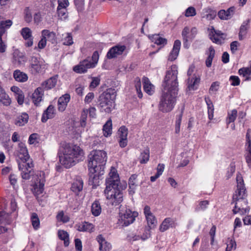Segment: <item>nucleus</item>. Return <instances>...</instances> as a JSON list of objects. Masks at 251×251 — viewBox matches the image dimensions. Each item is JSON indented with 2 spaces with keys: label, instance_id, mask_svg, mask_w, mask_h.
<instances>
[{
  "label": "nucleus",
  "instance_id": "nucleus-49",
  "mask_svg": "<svg viewBox=\"0 0 251 251\" xmlns=\"http://www.w3.org/2000/svg\"><path fill=\"white\" fill-rule=\"evenodd\" d=\"M248 25L247 23H244L240 27L239 33V39L240 40H243L246 36L248 29Z\"/></svg>",
  "mask_w": 251,
  "mask_h": 251
},
{
  "label": "nucleus",
  "instance_id": "nucleus-56",
  "mask_svg": "<svg viewBox=\"0 0 251 251\" xmlns=\"http://www.w3.org/2000/svg\"><path fill=\"white\" fill-rule=\"evenodd\" d=\"M240 75H242L244 77L250 76L251 75V61L250 62V66L249 67H243L238 71Z\"/></svg>",
  "mask_w": 251,
  "mask_h": 251
},
{
  "label": "nucleus",
  "instance_id": "nucleus-1",
  "mask_svg": "<svg viewBox=\"0 0 251 251\" xmlns=\"http://www.w3.org/2000/svg\"><path fill=\"white\" fill-rule=\"evenodd\" d=\"M60 151L62 155L59 156V161L67 168L75 165L84 158L83 151L76 145L64 143L62 144Z\"/></svg>",
  "mask_w": 251,
  "mask_h": 251
},
{
  "label": "nucleus",
  "instance_id": "nucleus-31",
  "mask_svg": "<svg viewBox=\"0 0 251 251\" xmlns=\"http://www.w3.org/2000/svg\"><path fill=\"white\" fill-rule=\"evenodd\" d=\"M13 77L16 81L21 82H25L28 79L27 75L19 70H16L14 72Z\"/></svg>",
  "mask_w": 251,
  "mask_h": 251
},
{
  "label": "nucleus",
  "instance_id": "nucleus-26",
  "mask_svg": "<svg viewBox=\"0 0 251 251\" xmlns=\"http://www.w3.org/2000/svg\"><path fill=\"white\" fill-rule=\"evenodd\" d=\"M26 61V57L18 50H15L13 53L12 62L16 65H20Z\"/></svg>",
  "mask_w": 251,
  "mask_h": 251
},
{
  "label": "nucleus",
  "instance_id": "nucleus-2",
  "mask_svg": "<svg viewBox=\"0 0 251 251\" xmlns=\"http://www.w3.org/2000/svg\"><path fill=\"white\" fill-rule=\"evenodd\" d=\"M18 157V168L21 172V175L24 179L27 180L30 178L33 174V167L34 166L32 159L28 153L27 150L25 146L23 144H19Z\"/></svg>",
  "mask_w": 251,
  "mask_h": 251
},
{
  "label": "nucleus",
  "instance_id": "nucleus-24",
  "mask_svg": "<svg viewBox=\"0 0 251 251\" xmlns=\"http://www.w3.org/2000/svg\"><path fill=\"white\" fill-rule=\"evenodd\" d=\"M55 115V109L54 107L52 105H50L48 108L45 110L42 114L41 121L43 123H45L48 119L53 118Z\"/></svg>",
  "mask_w": 251,
  "mask_h": 251
},
{
  "label": "nucleus",
  "instance_id": "nucleus-36",
  "mask_svg": "<svg viewBox=\"0 0 251 251\" xmlns=\"http://www.w3.org/2000/svg\"><path fill=\"white\" fill-rule=\"evenodd\" d=\"M83 182L82 179H76L72 185V190L75 193H78L83 189Z\"/></svg>",
  "mask_w": 251,
  "mask_h": 251
},
{
  "label": "nucleus",
  "instance_id": "nucleus-39",
  "mask_svg": "<svg viewBox=\"0 0 251 251\" xmlns=\"http://www.w3.org/2000/svg\"><path fill=\"white\" fill-rule=\"evenodd\" d=\"M112 121L110 119L103 126V133L105 137H108L112 134Z\"/></svg>",
  "mask_w": 251,
  "mask_h": 251
},
{
  "label": "nucleus",
  "instance_id": "nucleus-38",
  "mask_svg": "<svg viewBox=\"0 0 251 251\" xmlns=\"http://www.w3.org/2000/svg\"><path fill=\"white\" fill-rule=\"evenodd\" d=\"M215 51L213 47L212 46L210 47L208 49V52L207 53L208 56L205 61L206 67H210L211 66L212 62L215 56Z\"/></svg>",
  "mask_w": 251,
  "mask_h": 251
},
{
  "label": "nucleus",
  "instance_id": "nucleus-48",
  "mask_svg": "<svg viewBox=\"0 0 251 251\" xmlns=\"http://www.w3.org/2000/svg\"><path fill=\"white\" fill-rule=\"evenodd\" d=\"M12 22L10 20L2 21L0 22V31H1V35L5 32L6 29L9 28L12 25Z\"/></svg>",
  "mask_w": 251,
  "mask_h": 251
},
{
  "label": "nucleus",
  "instance_id": "nucleus-34",
  "mask_svg": "<svg viewBox=\"0 0 251 251\" xmlns=\"http://www.w3.org/2000/svg\"><path fill=\"white\" fill-rule=\"evenodd\" d=\"M137 176L136 175H132L129 178V194H133L135 192L137 186Z\"/></svg>",
  "mask_w": 251,
  "mask_h": 251
},
{
  "label": "nucleus",
  "instance_id": "nucleus-14",
  "mask_svg": "<svg viewBox=\"0 0 251 251\" xmlns=\"http://www.w3.org/2000/svg\"><path fill=\"white\" fill-rule=\"evenodd\" d=\"M144 214L150 229L154 228L157 225V219L151 211L149 206L146 205L144 208Z\"/></svg>",
  "mask_w": 251,
  "mask_h": 251
},
{
  "label": "nucleus",
  "instance_id": "nucleus-59",
  "mask_svg": "<svg viewBox=\"0 0 251 251\" xmlns=\"http://www.w3.org/2000/svg\"><path fill=\"white\" fill-rule=\"evenodd\" d=\"M88 113V109H83L81 113L80 125L82 127L86 126Z\"/></svg>",
  "mask_w": 251,
  "mask_h": 251
},
{
  "label": "nucleus",
  "instance_id": "nucleus-19",
  "mask_svg": "<svg viewBox=\"0 0 251 251\" xmlns=\"http://www.w3.org/2000/svg\"><path fill=\"white\" fill-rule=\"evenodd\" d=\"M126 47L125 45H116L111 48L107 53L106 57L111 59L117 57L123 54L126 50Z\"/></svg>",
  "mask_w": 251,
  "mask_h": 251
},
{
  "label": "nucleus",
  "instance_id": "nucleus-27",
  "mask_svg": "<svg viewBox=\"0 0 251 251\" xmlns=\"http://www.w3.org/2000/svg\"><path fill=\"white\" fill-rule=\"evenodd\" d=\"M70 100V95L66 94L61 97L58 100V109L59 111H64L67 106L68 103Z\"/></svg>",
  "mask_w": 251,
  "mask_h": 251
},
{
  "label": "nucleus",
  "instance_id": "nucleus-8",
  "mask_svg": "<svg viewBox=\"0 0 251 251\" xmlns=\"http://www.w3.org/2000/svg\"><path fill=\"white\" fill-rule=\"evenodd\" d=\"M119 214V222L122 226H127L133 223L135 220V218L138 215V212L132 211L127 208L122 209Z\"/></svg>",
  "mask_w": 251,
  "mask_h": 251
},
{
  "label": "nucleus",
  "instance_id": "nucleus-37",
  "mask_svg": "<svg viewBox=\"0 0 251 251\" xmlns=\"http://www.w3.org/2000/svg\"><path fill=\"white\" fill-rule=\"evenodd\" d=\"M101 212V208L100 203L99 201H95L91 206L92 214L95 216H98L100 215Z\"/></svg>",
  "mask_w": 251,
  "mask_h": 251
},
{
  "label": "nucleus",
  "instance_id": "nucleus-63",
  "mask_svg": "<svg viewBox=\"0 0 251 251\" xmlns=\"http://www.w3.org/2000/svg\"><path fill=\"white\" fill-rule=\"evenodd\" d=\"M196 14V9L193 6H190L185 10V16L187 17H193Z\"/></svg>",
  "mask_w": 251,
  "mask_h": 251
},
{
  "label": "nucleus",
  "instance_id": "nucleus-28",
  "mask_svg": "<svg viewBox=\"0 0 251 251\" xmlns=\"http://www.w3.org/2000/svg\"><path fill=\"white\" fill-rule=\"evenodd\" d=\"M216 13L215 10L211 7H208L202 9L201 15L202 18H205L207 20H211L215 18Z\"/></svg>",
  "mask_w": 251,
  "mask_h": 251
},
{
  "label": "nucleus",
  "instance_id": "nucleus-60",
  "mask_svg": "<svg viewBox=\"0 0 251 251\" xmlns=\"http://www.w3.org/2000/svg\"><path fill=\"white\" fill-rule=\"evenodd\" d=\"M99 59V54L97 51H95L93 52L92 56V62L90 61V64L93 68H95L98 62Z\"/></svg>",
  "mask_w": 251,
  "mask_h": 251
},
{
  "label": "nucleus",
  "instance_id": "nucleus-11",
  "mask_svg": "<svg viewBox=\"0 0 251 251\" xmlns=\"http://www.w3.org/2000/svg\"><path fill=\"white\" fill-rule=\"evenodd\" d=\"M210 32L209 34L210 39L213 43L218 45H221L224 43L226 37V35L220 30H216L213 26L208 28Z\"/></svg>",
  "mask_w": 251,
  "mask_h": 251
},
{
  "label": "nucleus",
  "instance_id": "nucleus-12",
  "mask_svg": "<svg viewBox=\"0 0 251 251\" xmlns=\"http://www.w3.org/2000/svg\"><path fill=\"white\" fill-rule=\"evenodd\" d=\"M96 171L93 172L89 171V184L93 186V188H96L99 185L100 180L102 178V176L104 174V170L95 169Z\"/></svg>",
  "mask_w": 251,
  "mask_h": 251
},
{
  "label": "nucleus",
  "instance_id": "nucleus-62",
  "mask_svg": "<svg viewBox=\"0 0 251 251\" xmlns=\"http://www.w3.org/2000/svg\"><path fill=\"white\" fill-rule=\"evenodd\" d=\"M236 246V244L235 241L232 239L228 238L226 251H231L233 249H235Z\"/></svg>",
  "mask_w": 251,
  "mask_h": 251
},
{
  "label": "nucleus",
  "instance_id": "nucleus-32",
  "mask_svg": "<svg viewBox=\"0 0 251 251\" xmlns=\"http://www.w3.org/2000/svg\"><path fill=\"white\" fill-rule=\"evenodd\" d=\"M57 82V78L55 76L51 77L44 82L42 84L41 87H42L43 89H50L53 88Z\"/></svg>",
  "mask_w": 251,
  "mask_h": 251
},
{
  "label": "nucleus",
  "instance_id": "nucleus-64",
  "mask_svg": "<svg viewBox=\"0 0 251 251\" xmlns=\"http://www.w3.org/2000/svg\"><path fill=\"white\" fill-rule=\"evenodd\" d=\"M229 80L230 81V84L232 86H238L240 84V79L237 76L231 75L230 76Z\"/></svg>",
  "mask_w": 251,
  "mask_h": 251
},
{
  "label": "nucleus",
  "instance_id": "nucleus-43",
  "mask_svg": "<svg viewBox=\"0 0 251 251\" xmlns=\"http://www.w3.org/2000/svg\"><path fill=\"white\" fill-rule=\"evenodd\" d=\"M173 222L172 220L170 218H167L164 220L159 227V230L161 232L167 230Z\"/></svg>",
  "mask_w": 251,
  "mask_h": 251
},
{
  "label": "nucleus",
  "instance_id": "nucleus-16",
  "mask_svg": "<svg viewBox=\"0 0 251 251\" xmlns=\"http://www.w3.org/2000/svg\"><path fill=\"white\" fill-rule=\"evenodd\" d=\"M45 69V65L42 61L36 57H32L30 61V71L32 74L40 73Z\"/></svg>",
  "mask_w": 251,
  "mask_h": 251
},
{
  "label": "nucleus",
  "instance_id": "nucleus-29",
  "mask_svg": "<svg viewBox=\"0 0 251 251\" xmlns=\"http://www.w3.org/2000/svg\"><path fill=\"white\" fill-rule=\"evenodd\" d=\"M97 240L99 243V248L100 250L103 251H109L111 249V244L106 241L101 235H99L97 236Z\"/></svg>",
  "mask_w": 251,
  "mask_h": 251
},
{
  "label": "nucleus",
  "instance_id": "nucleus-10",
  "mask_svg": "<svg viewBox=\"0 0 251 251\" xmlns=\"http://www.w3.org/2000/svg\"><path fill=\"white\" fill-rule=\"evenodd\" d=\"M197 33V30L196 27H193L191 29L188 27H185L182 31V36L183 42V46L185 48L188 49L190 46V42L195 37Z\"/></svg>",
  "mask_w": 251,
  "mask_h": 251
},
{
  "label": "nucleus",
  "instance_id": "nucleus-22",
  "mask_svg": "<svg viewBox=\"0 0 251 251\" xmlns=\"http://www.w3.org/2000/svg\"><path fill=\"white\" fill-rule=\"evenodd\" d=\"M21 34L23 38L26 40L25 45L27 47H31L33 45V38H32V31L28 27L23 28L21 31Z\"/></svg>",
  "mask_w": 251,
  "mask_h": 251
},
{
  "label": "nucleus",
  "instance_id": "nucleus-6",
  "mask_svg": "<svg viewBox=\"0 0 251 251\" xmlns=\"http://www.w3.org/2000/svg\"><path fill=\"white\" fill-rule=\"evenodd\" d=\"M177 75V67L175 65H172L166 72L162 84L163 90H167L168 92L170 91L177 93L178 90Z\"/></svg>",
  "mask_w": 251,
  "mask_h": 251
},
{
  "label": "nucleus",
  "instance_id": "nucleus-20",
  "mask_svg": "<svg viewBox=\"0 0 251 251\" xmlns=\"http://www.w3.org/2000/svg\"><path fill=\"white\" fill-rule=\"evenodd\" d=\"M93 68L90 64V61L88 59H84L73 67V71L76 73L83 74L87 72L88 69Z\"/></svg>",
  "mask_w": 251,
  "mask_h": 251
},
{
  "label": "nucleus",
  "instance_id": "nucleus-46",
  "mask_svg": "<svg viewBox=\"0 0 251 251\" xmlns=\"http://www.w3.org/2000/svg\"><path fill=\"white\" fill-rule=\"evenodd\" d=\"M165 168V165L163 164H159L157 167V173L153 176H151L150 178L151 182L155 181L163 173Z\"/></svg>",
  "mask_w": 251,
  "mask_h": 251
},
{
  "label": "nucleus",
  "instance_id": "nucleus-4",
  "mask_svg": "<svg viewBox=\"0 0 251 251\" xmlns=\"http://www.w3.org/2000/svg\"><path fill=\"white\" fill-rule=\"evenodd\" d=\"M107 161V153L102 150L93 151L89 157L88 167L91 171L95 172V169L104 170V166Z\"/></svg>",
  "mask_w": 251,
  "mask_h": 251
},
{
  "label": "nucleus",
  "instance_id": "nucleus-44",
  "mask_svg": "<svg viewBox=\"0 0 251 251\" xmlns=\"http://www.w3.org/2000/svg\"><path fill=\"white\" fill-rule=\"evenodd\" d=\"M11 222V218L8 213L4 211L0 212V224H9Z\"/></svg>",
  "mask_w": 251,
  "mask_h": 251
},
{
  "label": "nucleus",
  "instance_id": "nucleus-47",
  "mask_svg": "<svg viewBox=\"0 0 251 251\" xmlns=\"http://www.w3.org/2000/svg\"><path fill=\"white\" fill-rule=\"evenodd\" d=\"M199 81L200 78L196 76L192 77V78L189 77L188 79V87L189 90H195L196 88V85H198Z\"/></svg>",
  "mask_w": 251,
  "mask_h": 251
},
{
  "label": "nucleus",
  "instance_id": "nucleus-57",
  "mask_svg": "<svg viewBox=\"0 0 251 251\" xmlns=\"http://www.w3.org/2000/svg\"><path fill=\"white\" fill-rule=\"evenodd\" d=\"M182 117V112L179 115H176L175 122V133L178 134L180 132V126Z\"/></svg>",
  "mask_w": 251,
  "mask_h": 251
},
{
  "label": "nucleus",
  "instance_id": "nucleus-21",
  "mask_svg": "<svg viewBox=\"0 0 251 251\" xmlns=\"http://www.w3.org/2000/svg\"><path fill=\"white\" fill-rule=\"evenodd\" d=\"M43 96L44 89L42 87H39L35 90L32 95V100L35 105H39L40 102L43 100Z\"/></svg>",
  "mask_w": 251,
  "mask_h": 251
},
{
  "label": "nucleus",
  "instance_id": "nucleus-15",
  "mask_svg": "<svg viewBox=\"0 0 251 251\" xmlns=\"http://www.w3.org/2000/svg\"><path fill=\"white\" fill-rule=\"evenodd\" d=\"M108 177L106 180V186L123 185L120 181L119 175L117 174V170L115 168L112 167L108 175Z\"/></svg>",
  "mask_w": 251,
  "mask_h": 251
},
{
  "label": "nucleus",
  "instance_id": "nucleus-7",
  "mask_svg": "<svg viewBox=\"0 0 251 251\" xmlns=\"http://www.w3.org/2000/svg\"><path fill=\"white\" fill-rule=\"evenodd\" d=\"M177 95L175 91L163 90L158 106L159 110L163 112L171 111L174 107Z\"/></svg>",
  "mask_w": 251,
  "mask_h": 251
},
{
  "label": "nucleus",
  "instance_id": "nucleus-5",
  "mask_svg": "<svg viewBox=\"0 0 251 251\" xmlns=\"http://www.w3.org/2000/svg\"><path fill=\"white\" fill-rule=\"evenodd\" d=\"M116 92L115 89L109 88L103 92L99 97V108L100 112L109 113L114 100L116 99Z\"/></svg>",
  "mask_w": 251,
  "mask_h": 251
},
{
  "label": "nucleus",
  "instance_id": "nucleus-13",
  "mask_svg": "<svg viewBox=\"0 0 251 251\" xmlns=\"http://www.w3.org/2000/svg\"><path fill=\"white\" fill-rule=\"evenodd\" d=\"M233 201L235 203V207L232 210L234 214L239 213L241 214H244L249 212V207L248 206V202L246 199Z\"/></svg>",
  "mask_w": 251,
  "mask_h": 251
},
{
  "label": "nucleus",
  "instance_id": "nucleus-45",
  "mask_svg": "<svg viewBox=\"0 0 251 251\" xmlns=\"http://www.w3.org/2000/svg\"><path fill=\"white\" fill-rule=\"evenodd\" d=\"M150 150L149 149H146L141 153L139 157L140 162L141 164L146 163L149 160Z\"/></svg>",
  "mask_w": 251,
  "mask_h": 251
},
{
  "label": "nucleus",
  "instance_id": "nucleus-51",
  "mask_svg": "<svg viewBox=\"0 0 251 251\" xmlns=\"http://www.w3.org/2000/svg\"><path fill=\"white\" fill-rule=\"evenodd\" d=\"M209 204V201L207 200L200 201L199 204L197 205L195 207V211H200L205 210L207 208Z\"/></svg>",
  "mask_w": 251,
  "mask_h": 251
},
{
  "label": "nucleus",
  "instance_id": "nucleus-42",
  "mask_svg": "<svg viewBox=\"0 0 251 251\" xmlns=\"http://www.w3.org/2000/svg\"><path fill=\"white\" fill-rule=\"evenodd\" d=\"M58 235L59 238L64 241V244L65 246L67 247L69 244V234L67 232L60 230L58 232Z\"/></svg>",
  "mask_w": 251,
  "mask_h": 251
},
{
  "label": "nucleus",
  "instance_id": "nucleus-55",
  "mask_svg": "<svg viewBox=\"0 0 251 251\" xmlns=\"http://www.w3.org/2000/svg\"><path fill=\"white\" fill-rule=\"evenodd\" d=\"M237 111L236 109H233L228 112L226 119L227 124L228 125L230 123L234 122L237 117Z\"/></svg>",
  "mask_w": 251,
  "mask_h": 251
},
{
  "label": "nucleus",
  "instance_id": "nucleus-54",
  "mask_svg": "<svg viewBox=\"0 0 251 251\" xmlns=\"http://www.w3.org/2000/svg\"><path fill=\"white\" fill-rule=\"evenodd\" d=\"M64 37L62 39L63 44L66 46H70L73 44V38L70 33H66L63 34Z\"/></svg>",
  "mask_w": 251,
  "mask_h": 251
},
{
  "label": "nucleus",
  "instance_id": "nucleus-50",
  "mask_svg": "<svg viewBox=\"0 0 251 251\" xmlns=\"http://www.w3.org/2000/svg\"><path fill=\"white\" fill-rule=\"evenodd\" d=\"M134 85L136 90V92L138 94V97L141 99L143 97V94L141 91V83L140 78L137 77L134 79Z\"/></svg>",
  "mask_w": 251,
  "mask_h": 251
},
{
  "label": "nucleus",
  "instance_id": "nucleus-23",
  "mask_svg": "<svg viewBox=\"0 0 251 251\" xmlns=\"http://www.w3.org/2000/svg\"><path fill=\"white\" fill-rule=\"evenodd\" d=\"M181 42L179 40L175 41L173 48L169 54L168 60L173 61L176 59L180 49Z\"/></svg>",
  "mask_w": 251,
  "mask_h": 251
},
{
  "label": "nucleus",
  "instance_id": "nucleus-9",
  "mask_svg": "<svg viewBox=\"0 0 251 251\" xmlns=\"http://www.w3.org/2000/svg\"><path fill=\"white\" fill-rule=\"evenodd\" d=\"M46 182V174L41 171L37 175V178L32 185L31 191L35 196L42 194L44 190V185Z\"/></svg>",
  "mask_w": 251,
  "mask_h": 251
},
{
  "label": "nucleus",
  "instance_id": "nucleus-25",
  "mask_svg": "<svg viewBox=\"0 0 251 251\" xmlns=\"http://www.w3.org/2000/svg\"><path fill=\"white\" fill-rule=\"evenodd\" d=\"M76 229L80 232H92L94 230V226L89 222H83L75 225Z\"/></svg>",
  "mask_w": 251,
  "mask_h": 251
},
{
  "label": "nucleus",
  "instance_id": "nucleus-58",
  "mask_svg": "<svg viewBox=\"0 0 251 251\" xmlns=\"http://www.w3.org/2000/svg\"><path fill=\"white\" fill-rule=\"evenodd\" d=\"M25 20L26 23H29L32 20V16L31 10L29 7H26L25 9Z\"/></svg>",
  "mask_w": 251,
  "mask_h": 251
},
{
  "label": "nucleus",
  "instance_id": "nucleus-40",
  "mask_svg": "<svg viewBox=\"0 0 251 251\" xmlns=\"http://www.w3.org/2000/svg\"><path fill=\"white\" fill-rule=\"evenodd\" d=\"M0 101L5 106H9L11 103V99L3 90L0 92Z\"/></svg>",
  "mask_w": 251,
  "mask_h": 251
},
{
  "label": "nucleus",
  "instance_id": "nucleus-61",
  "mask_svg": "<svg viewBox=\"0 0 251 251\" xmlns=\"http://www.w3.org/2000/svg\"><path fill=\"white\" fill-rule=\"evenodd\" d=\"M57 13L58 16L61 20L66 19L68 17L67 9L66 8L57 9Z\"/></svg>",
  "mask_w": 251,
  "mask_h": 251
},
{
  "label": "nucleus",
  "instance_id": "nucleus-52",
  "mask_svg": "<svg viewBox=\"0 0 251 251\" xmlns=\"http://www.w3.org/2000/svg\"><path fill=\"white\" fill-rule=\"evenodd\" d=\"M30 219L34 228L35 229H38L40 226V221L37 214L35 213H32Z\"/></svg>",
  "mask_w": 251,
  "mask_h": 251
},
{
  "label": "nucleus",
  "instance_id": "nucleus-35",
  "mask_svg": "<svg viewBox=\"0 0 251 251\" xmlns=\"http://www.w3.org/2000/svg\"><path fill=\"white\" fill-rule=\"evenodd\" d=\"M28 115L26 113H22L18 116L15 121V124L17 126H23L28 121Z\"/></svg>",
  "mask_w": 251,
  "mask_h": 251
},
{
  "label": "nucleus",
  "instance_id": "nucleus-41",
  "mask_svg": "<svg viewBox=\"0 0 251 251\" xmlns=\"http://www.w3.org/2000/svg\"><path fill=\"white\" fill-rule=\"evenodd\" d=\"M56 220L58 222L63 223H68L70 221V217L68 215L65 214L63 211H59L56 216Z\"/></svg>",
  "mask_w": 251,
  "mask_h": 251
},
{
  "label": "nucleus",
  "instance_id": "nucleus-30",
  "mask_svg": "<svg viewBox=\"0 0 251 251\" xmlns=\"http://www.w3.org/2000/svg\"><path fill=\"white\" fill-rule=\"evenodd\" d=\"M143 87L145 92L149 95H151L154 92V87L151 83L149 79L147 77L143 78Z\"/></svg>",
  "mask_w": 251,
  "mask_h": 251
},
{
  "label": "nucleus",
  "instance_id": "nucleus-18",
  "mask_svg": "<svg viewBox=\"0 0 251 251\" xmlns=\"http://www.w3.org/2000/svg\"><path fill=\"white\" fill-rule=\"evenodd\" d=\"M237 190L233 195V200L246 199L247 194L243 182V180L237 179Z\"/></svg>",
  "mask_w": 251,
  "mask_h": 251
},
{
  "label": "nucleus",
  "instance_id": "nucleus-53",
  "mask_svg": "<svg viewBox=\"0 0 251 251\" xmlns=\"http://www.w3.org/2000/svg\"><path fill=\"white\" fill-rule=\"evenodd\" d=\"M152 41L158 45L163 46L166 45L167 42L165 38L160 37L159 35H154L152 37Z\"/></svg>",
  "mask_w": 251,
  "mask_h": 251
},
{
  "label": "nucleus",
  "instance_id": "nucleus-17",
  "mask_svg": "<svg viewBox=\"0 0 251 251\" xmlns=\"http://www.w3.org/2000/svg\"><path fill=\"white\" fill-rule=\"evenodd\" d=\"M128 131L127 128L123 126L120 127L117 132L119 146L122 148L126 147L127 145Z\"/></svg>",
  "mask_w": 251,
  "mask_h": 251
},
{
  "label": "nucleus",
  "instance_id": "nucleus-33",
  "mask_svg": "<svg viewBox=\"0 0 251 251\" xmlns=\"http://www.w3.org/2000/svg\"><path fill=\"white\" fill-rule=\"evenodd\" d=\"M42 37H43L47 41L54 43L56 41L55 33L47 29H44L42 31Z\"/></svg>",
  "mask_w": 251,
  "mask_h": 251
},
{
  "label": "nucleus",
  "instance_id": "nucleus-3",
  "mask_svg": "<svg viewBox=\"0 0 251 251\" xmlns=\"http://www.w3.org/2000/svg\"><path fill=\"white\" fill-rule=\"evenodd\" d=\"M126 187V184L123 182V185L106 186L104 194L108 203L112 205H119L123 201V194L122 191Z\"/></svg>",
  "mask_w": 251,
  "mask_h": 251
}]
</instances>
